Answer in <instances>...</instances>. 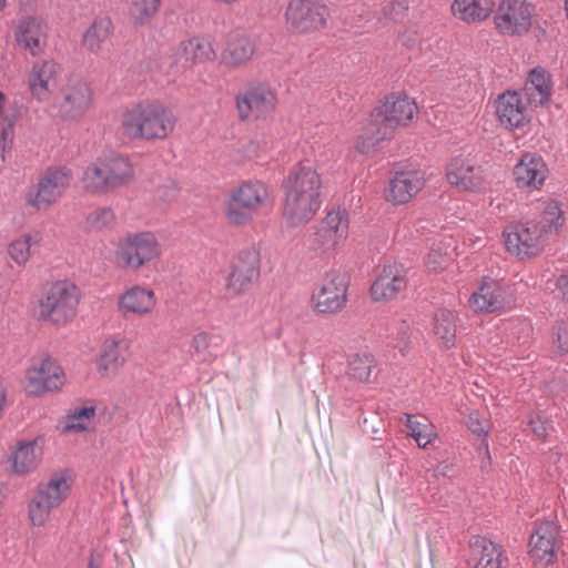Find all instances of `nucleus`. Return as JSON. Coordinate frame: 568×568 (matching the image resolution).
<instances>
[{"instance_id":"1","label":"nucleus","mask_w":568,"mask_h":568,"mask_svg":"<svg viewBox=\"0 0 568 568\" xmlns=\"http://www.w3.org/2000/svg\"><path fill=\"white\" fill-rule=\"evenodd\" d=\"M283 216L290 226L308 223L321 209L322 180L317 171L306 164L294 166L283 181Z\"/></svg>"},{"instance_id":"2","label":"nucleus","mask_w":568,"mask_h":568,"mask_svg":"<svg viewBox=\"0 0 568 568\" xmlns=\"http://www.w3.org/2000/svg\"><path fill=\"white\" fill-rule=\"evenodd\" d=\"M416 102L405 94L390 95L376 108L369 123L357 136L355 148L361 153L371 152L382 140L390 136L399 126H407L417 114Z\"/></svg>"},{"instance_id":"3","label":"nucleus","mask_w":568,"mask_h":568,"mask_svg":"<svg viewBox=\"0 0 568 568\" xmlns=\"http://www.w3.org/2000/svg\"><path fill=\"white\" fill-rule=\"evenodd\" d=\"M173 111L158 100H145L125 109L121 114V129L131 140H164L175 128Z\"/></svg>"},{"instance_id":"4","label":"nucleus","mask_w":568,"mask_h":568,"mask_svg":"<svg viewBox=\"0 0 568 568\" xmlns=\"http://www.w3.org/2000/svg\"><path fill=\"white\" fill-rule=\"evenodd\" d=\"M80 292L68 281L52 283L41 295L38 303V317L55 326L72 322L78 313Z\"/></svg>"},{"instance_id":"5","label":"nucleus","mask_w":568,"mask_h":568,"mask_svg":"<svg viewBox=\"0 0 568 568\" xmlns=\"http://www.w3.org/2000/svg\"><path fill=\"white\" fill-rule=\"evenodd\" d=\"M268 202L270 191L265 183L258 180L244 181L231 191L224 214L231 224L246 225Z\"/></svg>"},{"instance_id":"6","label":"nucleus","mask_w":568,"mask_h":568,"mask_svg":"<svg viewBox=\"0 0 568 568\" xmlns=\"http://www.w3.org/2000/svg\"><path fill=\"white\" fill-rule=\"evenodd\" d=\"M72 171L67 166L47 169L39 178L38 183L24 192V202L37 210H48L71 185Z\"/></svg>"},{"instance_id":"7","label":"nucleus","mask_w":568,"mask_h":568,"mask_svg":"<svg viewBox=\"0 0 568 568\" xmlns=\"http://www.w3.org/2000/svg\"><path fill=\"white\" fill-rule=\"evenodd\" d=\"M65 383L64 368L58 359L51 356L33 359L24 373V390L34 397L59 393Z\"/></svg>"},{"instance_id":"8","label":"nucleus","mask_w":568,"mask_h":568,"mask_svg":"<svg viewBox=\"0 0 568 568\" xmlns=\"http://www.w3.org/2000/svg\"><path fill=\"white\" fill-rule=\"evenodd\" d=\"M349 277L339 270L327 271L314 285L311 306L317 314L339 313L347 303Z\"/></svg>"},{"instance_id":"9","label":"nucleus","mask_w":568,"mask_h":568,"mask_svg":"<svg viewBox=\"0 0 568 568\" xmlns=\"http://www.w3.org/2000/svg\"><path fill=\"white\" fill-rule=\"evenodd\" d=\"M162 253V245L156 235L150 231L133 232L123 236L116 248L121 264L136 271L156 260Z\"/></svg>"},{"instance_id":"10","label":"nucleus","mask_w":568,"mask_h":568,"mask_svg":"<svg viewBox=\"0 0 568 568\" xmlns=\"http://www.w3.org/2000/svg\"><path fill=\"white\" fill-rule=\"evenodd\" d=\"M447 183L459 192L481 193L490 184L487 170L470 155H456L446 165Z\"/></svg>"},{"instance_id":"11","label":"nucleus","mask_w":568,"mask_h":568,"mask_svg":"<svg viewBox=\"0 0 568 568\" xmlns=\"http://www.w3.org/2000/svg\"><path fill=\"white\" fill-rule=\"evenodd\" d=\"M239 118L242 121L266 118L277 105L275 91L264 82H248L235 98Z\"/></svg>"},{"instance_id":"12","label":"nucleus","mask_w":568,"mask_h":568,"mask_svg":"<svg viewBox=\"0 0 568 568\" xmlns=\"http://www.w3.org/2000/svg\"><path fill=\"white\" fill-rule=\"evenodd\" d=\"M503 236L507 252L520 258L536 256L546 243L542 229L534 221L511 223Z\"/></svg>"},{"instance_id":"13","label":"nucleus","mask_w":568,"mask_h":568,"mask_svg":"<svg viewBox=\"0 0 568 568\" xmlns=\"http://www.w3.org/2000/svg\"><path fill=\"white\" fill-rule=\"evenodd\" d=\"M327 17V7L313 0H291L285 11L286 26L295 33H308L322 29Z\"/></svg>"},{"instance_id":"14","label":"nucleus","mask_w":568,"mask_h":568,"mask_svg":"<svg viewBox=\"0 0 568 568\" xmlns=\"http://www.w3.org/2000/svg\"><path fill=\"white\" fill-rule=\"evenodd\" d=\"M61 73L62 67L53 59L34 61L27 73L31 98L40 103L49 101L58 87Z\"/></svg>"},{"instance_id":"15","label":"nucleus","mask_w":568,"mask_h":568,"mask_svg":"<svg viewBox=\"0 0 568 568\" xmlns=\"http://www.w3.org/2000/svg\"><path fill=\"white\" fill-rule=\"evenodd\" d=\"M349 215L346 209L336 207L328 211L314 233V243L323 252L335 251L348 237Z\"/></svg>"},{"instance_id":"16","label":"nucleus","mask_w":568,"mask_h":568,"mask_svg":"<svg viewBox=\"0 0 568 568\" xmlns=\"http://www.w3.org/2000/svg\"><path fill=\"white\" fill-rule=\"evenodd\" d=\"M260 276V253L251 246L240 251L232 261L226 287L235 295L250 290Z\"/></svg>"},{"instance_id":"17","label":"nucleus","mask_w":568,"mask_h":568,"mask_svg":"<svg viewBox=\"0 0 568 568\" xmlns=\"http://www.w3.org/2000/svg\"><path fill=\"white\" fill-rule=\"evenodd\" d=\"M532 7L525 0H501L494 21L503 34H523L531 26Z\"/></svg>"},{"instance_id":"18","label":"nucleus","mask_w":568,"mask_h":568,"mask_svg":"<svg viewBox=\"0 0 568 568\" xmlns=\"http://www.w3.org/2000/svg\"><path fill=\"white\" fill-rule=\"evenodd\" d=\"M92 104V92L87 82L75 81L62 90V97L52 109L64 121H79Z\"/></svg>"},{"instance_id":"19","label":"nucleus","mask_w":568,"mask_h":568,"mask_svg":"<svg viewBox=\"0 0 568 568\" xmlns=\"http://www.w3.org/2000/svg\"><path fill=\"white\" fill-rule=\"evenodd\" d=\"M549 169L542 156L524 153L513 168L514 182L519 190L540 191L548 179Z\"/></svg>"},{"instance_id":"20","label":"nucleus","mask_w":568,"mask_h":568,"mask_svg":"<svg viewBox=\"0 0 568 568\" xmlns=\"http://www.w3.org/2000/svg\"><path fill=\"white\" fill-rule=\"evenodd\" d=\"M128 348L129 341L121 334L106 337L94 358L98 375L101 378L114 377L126 362L124 352Z\"/></svg>"},{"instance_id":"21","label":"nucleus","mask_w":568,"mask_h":568,"mask_svg":"<svg viewBox=\"0 0 568 568\" xmlns=\"http://www.w3.org/2000/svg\"><path fill=\"white\" fill-rule=\"evenodd\" d=\"M407 283V270L403 264L386 263L371 286V296L375 302L390 301L406 288Z\"/></svg>"},{"instance_id":"22","label":"nucleus","mask_w":568,"mask_h":568,"mask_svg":"<svg viewBox=\"0 0 568 568\" xmlns=\"http://www.w3.org/2000/svg\"><path fill=\"white\" fill-rule=\"evenodd\" d=\"M496 115L508 130L524 128L530 122V113L518 91H505L495 102Z\"/></svg>"},{"instance_id":"23","label":"nucleus","mask_w":568,"mask_h":568,"mask_svg":"<svg viewBox=\"0 0 568 568\" xmlns=\"http://www.w3.org/2000/svg\"><path fill=\"white\" fill-rule=\"evenodd\" d=\"M558 529L555 523L540 524L530 537L529 554L536 566L547 567L556 558V538Z\"/></svg>"},{"instance_id":"24","label":"nucleus","mask_w":568,"mask_h":568,"mask_svg":"<svg viewBox=\"0 0 568 568\" xmlns=\"http://www.w3.org/2000/svg\"><path fill=\"white\" fill-rule=\"evenodd\" d=\"M43 443V436L19 440L9 456L11 471L20 476L34 471L42 459Z\"/></svg>"},{"instance_id":"25","label":"nucleus","mask_w":568,"mask_h":568,"mask_svg":"<svg viewBox=\"0 0 568 568\" xmlns=\"http://www.w3.org/2000/svg\"><path fill=\"white\" fill-rule=\"evenodd\" d=\"M158 297L155 292L146 286L132 285L119 296L118 307L122 314L146 316L156 308Z\"/></svg>"},{"instance_id":"26","label":"nucleus","mask_w":568,"mask_h":568,"mask_svg":"<svg viewBox=\"0 0 568 568\" xmlns=\"http://www.w3.org/2000/svg\"><path fill=\"white\" fill-rule=\"evenodd\" d=\"M425 182L422 171L398 172L389 182L387 200L394 204L407 203L420 192Z\"/></svg>"},{"instance_id":"27","label":"nucleus","mask_w":568,"mask_h":568,"mask_svg":"<svg viewBox=\"0 0 568 568\" xmlns=\"http://www.w3.org/2000/svg\"><path fill=\"white\" fill-rule=\"evenodd\" d=\"M473 568H504L507 557L501 545L481 536L470 540Z\"/></svg>"},{"instance_id":"28","label":"nucleus","mask_w":568,"mask_h":568,"mask_svg":"<svg viewBox=\"0 0 568 568\" xmlns=\"http://www.w3.org/2000/svg\"><path fill=\"white\" fill-rule=\"evenodd\" d=\"M505 303V288L493 280L484 281L468 300V305L475 313H493L503 308Z\"/></svg>"},{"instance_id":"29","label":"nucleus","mask_w":568,"mask_h":568,"mask_svg":"<svg viewBox=\"0 0 568 568\" xmlns=\"http://www.w3.org/2000/svg\"><path fill=\"white\" fill-rule=\"evenodd\" d=\"M552 87L550 73L542 67H536L527 75L524 93L531 106H545L551 99Z\"/></svg>"},{"instance_id":"30","label":"nucleus","mask_w":568,"mask_h":568,"mask_svg":"<svg viewBox=\"0 0 568 568\" xmlns=\"http://www.w3.org/2000/svg\"><path fill=\"white\" fill-rule=\"evenodd\" d=\"M16 40L20 47L36 57L44 52L47 32L40 20L33 17H27L18 23Z\"/></svg>"},{"instance_id":"31","label":"nucleus","mask_w":568,"mask_h":568,"mask_svg":"<svg viewBox=\"0 0 568 568\" xmlns=\"http://www.w3.org/2000/svg\"><path fill=\"white\" fill-rule=\"evenodd\" d=\"M255 53V42L246 33L236 32L230 36L221 54V62L230 68L247 63Z\"/></svg>"},{"instance_id":"32","label":"nucleus","mask_w":568,"mask_h":568,"mask_svg":"<svg viewBox=\"0 0 568 568\" xmlns=\"http://www.w3.org/2000/svg\"><path fill=\"white\" fill-rule=\"evenodd\" d=\"M494 8V0H453L450 13L466 24H477L487 20Z\"/></svg>"},{"instance_id":"33","label":"nucleus","mask_w":568,"mask_h":568,"mask_svg":"<svg viewBox=\"0 0 568 568\" xmlns=\"http://www.w3.org/2000/svg\"><path fill=\"white\" fill-rule=\"evenodd\" d=\"M111 191L129 184L134 178V169L126 155L111 152L100 156Z\"/></svg>"},{"instance_id":"34","label":"nucleus","mask_w":568,"mask_h":568,"mask_svg":"<svg viewBox=\"0 0 568 568\" xmlns=\"http://www.w3.org/2000/svg\"><path fill=\"white\" fill-rule=\"evenodd\" d=\"M70 491V478L64 474H53L48 481L37 486L34 494L55 509L69 497Z\"/></svg>"},{"instance_id":"35","label":"nucleus","mask_w":568,"mask_h":568,"mask_svg":"<svg viewBox=\"0 0 568 568\" xmlns=\"http://www.w3.org/2000/svg\"><path fill=\"white\" fill-rule=\"evenodd\" d=\"M457 315L446 308L438 310L434 315L433 333L438 344L444 348L456 345Z\"/></svg>"},{"instance_id":"36","label":"nucleus","mask_w":568,"mask_h":568,"mask_svg":"<svg viewBox=\"0 0 568 568\" xmlns=\"http://www.w3.org/2000/svg\"><path fill=\"white\" fill-rule=\"evenodd\" d=\"M179 54L183 67L210 61L215 57L211 42L203 38H192L183 41L180 44Z\"/></svg>"},{"instance_id":"37","label":"nucleus","mask_w":568,"mask_h":568,"mask_svg":"<svg viewBox=\"0 0 568 568\" xmlns=\"http://www.w3.org/2000/svg\"><path fill=\"white\" fill-rule=\"evenodd\" d=\"M42 237V233L38 230L21 234L8 246V254L10 258L17 265L24 266L31 257L32 247L39 245Z\"/></svg>"},{"instance_id":"38","label":"nucleus","mask_w":568,"mask_h":568,"mask_svg":"<svg viewBox=\"0 0 568 568\" xmlns=\"http://www.w3.org/2000/svg\"><path fill=\"white\" fill-rule=\"evenodd\" d=\"M112 29V21L109 18L95 19L83 34V47L92 53L100 52L103 44L109 40Z\"/></svg>"},{"instance_id":"39","label":"nucleus","mask_w":568,"mask_h":568,"mask_svg":"<svg viewBox=\"0 0 568 568\" xmlns=\"http://www.w3.org/2000/svg\"><path fill=\"white\" fill-rule=\"evenodd\" d=\"M97 409L94 406H78L69 412L62 427L63 433H82L94 428Z\"/></svg>"},{"instance_id":"40","label":"nucleus","mask_w":568,"mask_h":568,"mask_svg":"<svg viewBox=\"0 0 568 568\" xmlns=\"http://www.w3.org/2000/svg\"><path fill=\"white\" fill-rule=\"evenodd\" d=\"M105 170L102 161L98 158L94 162L89 164L83 171L81 182L83 189L92 194H106L111 191L109 180L106 179Z\"/></svg>"},{"instance_id":"41","label":"nucleus","mask_w":568,"mask_h":568,"mask_svg":"<svg viewBox=\"0 0 568 568\" xmlns=\"http://www.w3.org/2000/svg\"><path fill=\"white\" fill-rule=\"evenodd\" d=\"M455 250L452 240L434 243L425 260L427 270L434 273L445 270L453 261Z\"/></svg>"},{"instance_id":"42","label":"nucleus","mask_w":568,"mask_h":568,"mask_svg":"<svg viewBox=\"0 0 568 568\" xmlns=\"http://www.w3.org/2000/svg\"><path fill=\"white\" fill-rule=\"evenodd\" d=\"M407 435L413 437L418 447L426 448L437 438L435 427L430 423H422L414 415L404 414Z\"/></svg>"},{"instance_id":"43","label":"nucleus","mask_w":568,"mask_h":568,"mask_svg":"<svg viewBox=\"0 0 568 568\" xmlns=\"http://www.w3.org/2000/svg\"><path fill=\"white\" fill-rule=\"evenodd\" d=\"M564 212L556 201H549L546 203L539 221L535 222L540 225L544 231V237L547 239L548 234L558 233L560 227L564 225Z\"/></svg>"},{"instance_id":"44","label":"nucleus","mask_w":568,"mask_h":568,"mask_svg":"<svg viewBox=\"0 0 568 568\" xmlns=\"http://www.w3.org/2000/svg\"><path fill=\"white\" fill-rule=\"evenodd\" d=\"M375 359L368 353H361L351 356L348 361L347 374L358 382H369Z\"/></svg>"},{"instance_id":"45","label":"nucleus","mask_w":568,"mask_h":568,"mask_svg":"<svg viewBox=\"0 0 568 568\" xmlns=\"http://www.w3.org/2000/svg\"><path fill=\"white\" fill-rule=\"evenodd\" d=\"M161 0H131L129 17L135 24H146L156 14Z\"/></svg>"},{"instance_id":"46","label":"nucleus","mask_w":568,"mask_h":568,"mask_svg":"<svg viewBox=\"0 0 568 568\" xmlns=\"http://www.w3.org/2000/svg\"><path fill=\"white\" fill-rule=\"evenodd\" d=\"M212 336L201 332L193 336L190 353L191 356L200 363H212L216 358L211 349Z\"/></svg>"},{"instance_id":"47","label":"nucleus","mask_w":568,"mask_h":568,"mask_svg":"<svg viewBox=\"0 0 568 568\" xmlns=\"http://www.w3.org/2000/svg\"><path fill=\"white\" fill-rule=\"evenodd\" d=\"M51 508L47 503L33 494L28 504V518L33 527H42L50 519Z\"/></svg>"},{"instance_id":"48","label":"nucleus","mask_w":568,"mask_h":568,"mask_svg":"<svg viewBox=\"0 0 568 568\" xmlns=\"http://www.w3.org/2000/svg\"><path fill=\"white\" fill-rule=\"evenodd\" d=\"M115 214L110 207H99L87 216V226L90 230L100 231L113 225Z\"/></svg>"},{"instance_id":"49","label":"nucleus","mask_w":568,"mask_h":568,"mask_svg":"<svg viewBox=\"0 0 568 568\" xmlns=\"http://www.w3.org/2000/svg\"><path fill=\"white\" fill-rule=\"evenodd\" d=\"M410 0H392L382 8V16L392 21H400L409 9Z\"/></svg>"},{"instance_id":"50","label":"nucleus","mask_w":568,"mask_h":568,"mask_svg":"<svg viewBox=\"0 0 568 568\" xmlns=\"http://www.w3.org/2000/svg\"><path fill=\"white\" fill-rule=\"evenodd\" d=\"M16 121H17L16 114L2 116L1 122H3V126L1 128V133H0V148L2 149L3 152H6V150L10 149L12 145L13 138H14Z\"/></svg>"},{"instance_id":"51","label":"nucleus","mask_w":568,"mask_h":568,"mask_svg":"<svg viewBox=\"0 0 568 568\" xmlns=\"http://www.w3.org/2000/svg\"><path fill=\"white\" fill-rule=\"evenodd\" d=\"M486 244V237L484 231L466 232L463 235V245L468 248L469 252H477L483 248Z\"/></svg>"},{"instance_id":"52","label":"nucleus","mask_w":568,"mask_h":568,"mask_svg":"<svg viewBox=\"0 0 568 568\" xmlns=\"http://www.w3.org/2000/svg\"><path fill=\"white\" fill-rule=\"evenodd\" d=\"M466 426L467 428L476 434V435H486L487 434V420L483 419L477 412H470L466 417Z\"/></svg>"},{"instance_id":"53","label":"nucleus","mask_w":568,"mask_h":568,"mask_svg":"<svg viewBox=\"0 0 568 568\" xmlns=\"http://www.w3.org/2000/svg\"><path fill=\"white\" fill-rule=\"evenodd\" d=\"M409 325L406 322H400L396 328V343L394 346L398 348L402 354H405L409 346Z\"/></svg>"},{"instance_id":"54","label":"nucleus","mask_w":568,"mask_h":568,"mask_svg":"<svg viewBox=\"0 0 568 568\" xmlns=\"http://www.w3.org/2000/svg\"><path fill=\"white\" fill-rule=\"evenodd\" d=\"M555 344L560 354L568 353V329L564 326H559L556 333Z\"/></svg>"},{"instance_id":"55","label":"nucleus","mask_w":568,"mask_h":568,"mask_svg":"<svg viewBox=\"0 0 568 568\" xmlns=\"http://www.w3.org/2000/svg\"><path fill=\"white\" fill-rule=\"evenodd\" d=\"M530 428L532 433L539 437L545 438L548 434V425L547 422L544 420L540 416L531 418L529 422Z\"/></svg>"},{"instance_id":"56","label":"nucleus","mask_w":568,"mask_h":568,"mask_svg":"<svg viewBox=\"0 0 568 568\" xmlns=\"http://www.w3.org/2000/svg\"><path fill=\"white\" fill-rule=\"evenodd\" d=\"M244 156L247 159H252L258 155L261 144L255 140L244 141L242 144Z\"/></svg>"},{"instance_id":"57","label":"nucleus","mask_w":568,"mask_h":568,"mask_svg":"<svg viewBox=\"0 0 568 568\" xmlns=\"http://www.w3.org/2000/svg\"><path fill=\"white\" fill-rule=\"evenodd\" d=\"M557 288L564 300L568 301V272L561 274L557 280Z\"/></svg>"},{"instance_id":"58","label":"nucleus","mask_w":568,"mask_h":568,"mask_svg":"<svg viewBox=\"0 0 568 568\" xmlns=\"http://www.w3.org/2000/svg\"><path fill=\"white\" fill-rule=\"evenodd\" d=\"M6 1H7V0H0V10H2V9H3V7L6 6Z\"/></svg>"},{"instance_id":"59","label":"nucleus","mask_w":568,"mask_h":568,"mask_svg":"<svg viewBox=\"0 0 568 568\" xmlns=\"http://www.w3.org/2000/svg\"><path fill=\"white\" fill-rule=\"evenodd\" d=\"M484 446H485L486 453L488 454V443L484 442Z\"/></svg>"}]
</instances>
